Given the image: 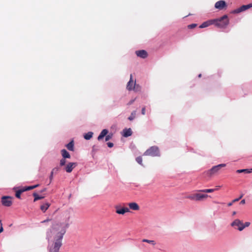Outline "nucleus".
<instances>
[{"instance_id": "1", "label": "nucleus", "mask_w": 252, "mask_h": 252, "mask_svg": "<svg viewBox=\"0 0 252 252\" xmlns=\"http://www.w3.org/2000/svg\"><path fill=\"white\" fill-rule=\"evenodd\" d=\"M65 233V230L62 228L58 232L54 237V242L50 247L49 252H59L60 248L62 245V239Z\"/></svg>"}, {"instance_id": "2", "label": "nucleus", "mask_w": 252, "mask_h": 252, "mask_svg": "<svg viewBox=\"0 0 252 252\" xmlns=\"http://www.w3.org/2000/svg\"><path fill=\"white\" fill-rule=\"evenodd\" d=\"M215 24L219 28H224L229 24V20L226 15H223L220 18L214 20Z\"/></svg>"}, {"instance_id": "3", "label": "nucleus", "mask_w": 252, "mask_h": 252, "mask_svg": "<svg viewBox=\"0 0 252 252\" xmlns=\"http://www.w3.org/2000/svg\"><path fill=\"white\" fill-rule=\"evenodd\" d=\"M209 195L206 194H202L200 193H196L192 194H190L187 196V198H188L191 200L196 201H202L207 198Z\"/></svg>"}, {"instance_id": "4", "label": "nucleus", "mask_w": 252, "mask_h": 252, "mask_svg": "<svg viewBox=\"0 0 252 252\" xmlns=\"http://www.w3.org/2000/svg\"><path fill=\"white\" fill-rule=\"evenodd\" d=\"M126 89L128 91L134 90L136 92L140 90V87L139 85H136L135 81L133 80L132 74H130V80L127 84Z\"/></svg>"}, {"instance_id": "5", "label": "nucleus", "mask_w": 252, "mask_h": 252, "mask_svg": "<svg viewBox=\"0 0 252 252\" xmlns=\"http://www.w3.org/2000/svg\"><path fill=\"white\" fill-rule=\"evenodd\" d=\"M144 155L152 157L158 156L159 155V152L158 147L157 146L150 147L145 152Z\"/></svg>"}, {"instance_id": "6", "label": "nucleus", "mask_w": 252, "mask_h": 252, "mask_svg": "<svg viewBox=\"0 0 252 252\" xmlns=\"http://www.w3.org/2000/svg\"><path fill=\"white\" fill-rule=\"evenodd\" d=\"M226 166L225 164H220L216 166H213L211 169L207 171V174L209 175V176H212L215 174H217L220 170L222 168Z\"/></svg>"}, {"instance_id": "7", "label": "nucleus", "mask_w": 252, "mask_h": 252, "mask_svg": "<svg viewBox=\"0 0 252 252\" xmlns=\"http://www.w3.org/2000/svg\"><path fill=\"white\" fill-rule=\"evenodd\" d=\"M108 132V131L106 129H103L100 132V134L97 137L98 140H100L102 139L104 136H105V141H107L109 140L112 137V134L107 135Z\"/></svg>"}, {"instance_id": "8", "label": "nucleus", "mask_w": 252, "mask_h": 252, "mask_svg": "<svg viewBox=\"0 0 252 252\" xmlns=\"http://www.w3.org/2000/svg\"><path fill=\"white\" fill-rule=\"evenodd\" d=\"M12 198L9 196H3L1 197L2 204L6 207L10 206L12 204Z\"/></svg>"}, {"instance_id": "9", "label": "nucleus", "mask_w": 252, "mask_h": 252, "mask_svg": "<svg viewBox=\"0 0 252 252\" xmlns=\"http://www.w3.org/2000/svg\"><path fill=\"white\" fill-rule=\"evenodd\" d=\"M116 212L118 214L124 215L126 213L129 212V209L127 207L121 208L119 206H116Z\"/></svg>"}, {"instance_id": "10", "label": "nucleus", "mask_w": 252, "mask_h": 252, "mask_svg": "<svg viewBox=\"0 0 252 252\" xmlns=\"http://www.w3.org/2000/svg\"><path fill=\"white\" fill-rule=\"evenodd\" d=\"M251 7H252V3H250L247 5H243L241 6L240 7L235 10L234 12L236 13H238L242 11H245Z\"/></svg>"}, {"instance_id": "11", "label": "nucleus", "mask_w": 252, "mask_h": 252, "mask_svg": "<svg viewBox=\"0 0 252 252\" xmlns=\"http://www.w3.org/2000/svg\"><path fill=\"white\" fill-rule=\"evenodd\" d=\"M215 6L216 8L221 10L226 6V4L224 0H219L215 3Z\"/></svg>"}, {"instance_id": "12", "label": "nucleus", "mask_w": 252, "mask_h": 252, "mask_svg": "<svg viewBox=\"0 0 252 252\" xmlns=\"http://www.w3.org/2000/svg\"><path fill=\"white\" fill-rule=\"evenodd\" d=\"M76 165L77 163L75 162H69L66 165L65 167V171L68 173H70Z\"/></svg>"}, {"instance_id": "13", "label": "nucleus", "mask_w": 252, "mask_h": 252, "mask_svg": "<svg viewBox=\"0 0 252 252\" xmlns=\"http://www.w3.org/2000/svg\"><path fill=\"white\" fill-rule=\"evenodd\" d=\"M136 55L141 58L145 59L148 56L147 52L144 50L136 51Z\"/></svg>"}, {"instance_id": "14", "label": "nucleus", "mask_w": 252, "mask_h": 252, "mask_svg": "<svg viewBox=\"0 0 252 252\" xmlns=\"http://www.w3.org/2000/svg\"><path fill=\"white\" fill-rule=\"evenodd\" d=\"M129 209L134 210L138 211L139 210L140 207L137 203L135 202H131L128 204Z\"/></svg>"}, {"instance_id": "15", "label": "nucleus", "mask_w": 252, "mask_h": 252, "mask_svg": "<svg viewBox=\"0 0 252 252\" xmlns=\"http://www.w3.org/2000/svg\"><path fill=\"white\" fill-rule=\"evenodd\" d=\"M50 206V204L49 202H46L43 203L40 206V209L43 212H45L49 208Z\"/></svg>"}, {"instance_id": "16", "label": "nucleus", "mask_w": 252, "mask_h": 252, "mask_svg": "<svg viewBox=\"0 0 252 252\" xmlns=\"http://www.w3.org/2000/svg\"><path fill=\"white\" fill-rule=\"evenodd\" d=\"M132 134V131L130 128H126L123 130V135L125 137H127L131 136Z\"/></svg>"}, {"instance_id": "17", "label": "nucleus", "mask_w": 252, "mask_h": 252, "mask_svg": "<svg viewBox=\"0 0 252 252\" xmlns=\"http://www.w3.org/2000/svg\"><path fill=\"white\" fill-rule=\"evenodd\" d=\"M242 225V222L238 219H236L234 220L231 223V226L235 227L238 226V228H239L240 226H241Z\"/></svg>"}, {"instance_id": "18", "label": "nucleus", "mask_w": 252, "mask_h": 252, "mask_svg": "<svg viewBox=\"0 0 252 252\" xmlns=\"http://www.w3.org/2000/svg\"><path fill=\"white\" fill-rule=\"evenodd\" d=\"M61 154L63 156V157L64 158H70V155L69 154V153L65 150V149H63L61 151Z\"/></svg>"}, {"instance_id": "19", "label": "nucleus", "mask_w": 252, "mask_h": 252, "mask_svg": "<svg viewBox=\"0 0 252 252\" xmlns=\"http://www.w3.org/2000/svg\"><path fill=\"white\" fill-rule=\"evenodd\" d=\"M38 186H39V185L37 184V185H35L34 186H32L25 187L22 188H23L24 191H28V190H30L34 189L38 187Z\"/></svg>"}, {"instance_id": "20", "label": "nucleus", "mask_w": 252, "mask_h": 252, "mask_svg": "<svg viewBox=\"0 0 252 252\" xmlns=\"http://www.w3.org/2000/svg\"><path fill=\"white\" fill-rule=\"evenodd\" d=\"M33 196H34V200L33 201L35 202L38 200L42 199L44 198V196H40L36 192H34L33 193Z\"/></svg>"}, {"instance_id": "21", "label": "nucleus", "mask_w": 252, "mask_h": 252, "mask_svg": "<svg viewBox=\"0 0 252 252\" xmlns=\"http://www.w3.org/2000/svg\"><path fill=\"white\" fill-rule=\"evenodd\" d=\"M66 148L69 151H73L74 150V143L73 141H71L66 145Z\"/></svg>"}, {"instance_id": "22", "label": "nucleus", "mask_w": 252, "mask_h": 252, "mask_svg": "<svg viewBox=\"0 0 252 252\" xmlns=\"http://www.w3.org/2000/svg\"><path fill=\"white\" fill-rule=\"evenodd\" d=\"M218 190V189H204L198 190V192H202L205 193H211L215 191Z\"/></svg>"}, {"instance_id": "23", "label": "nucleus", "mask_w": 252, "mask_h": 252, "mask_svg": "<svg viewBox=\"0 0 252 252\" xmlns=\"http://www.w3.org/2000/svg\"><path fill=\"white\" fill-rule=\"evenodd\" d=\"M252 168L250 170L248 169H239L236 171L237 173H250L252 172Z\"/></svg>"}, {"instance_id": "24", "label": "nucleus", "mask_w": 252, "mask_h": 252, "mask_svg": "<svg viewBox=\"0 0 252 252\" xmlns=\"http://www.w3.org/2000/svg\"><path fill=\"white\" fill-rule=\"evenodd\" d=\"M250 222H246L245 223V224H243L242 223V225L241 226H240L239 228H238V229L239 230V231H242L243 230L245 227H248L250 225Z\"/></svg>"}, {"instance_id": "25", "label": "nucleus", "mask_w": 252, "mask_h": 252, "mask_svg": "<svg viewBox=\"0 0 252 252\" xmlns=\"http://www.w3.org/2000/svg\"><path fill=\"white\" fill-rule=\"evenodd\" d=\"M93 135V133L92 132H88L84 135V137L86 140H89L92 137Z\"/></svg>"}, {"instance_id": "26", "label": "nucleus", "mask_w": 252, "mask_h": 252, "mask_svg": "<svg viewBox=\"0 0 252 252\" xmlns=\"http://www.w3.org/2000/svg\"><path fill=\"white\" fill-rule=\"evenodd\" d=\"M23 192H24L23 188L18 190L16 192V194H15V196L17 198H21V194L22 193H23Z\"/></svg>"}, {"instance_id": "27", "label": "nucleus", "mask_w": 252, "mask_h": 252, "mask_svg": "<svg viewBox=\"0 0 252 252\" xmlns=\"http://www.w3.org/2000/svg\"><path fill=\"white\" fill-rule=\"evenodd\" d=\"M142 242L151 244L153 246H155L156 245V242H155V241L153 240H149L148 239H144L142 240Z\"/></svg>"}, {"instance_id": "28", "label": "nucleus", "mask_w": 252, "mask_h": 252, "mask_svg": "<svg viewBox=\"0 0 252 252\" xmlns=\"http://www.w3.org/2000/svg\"><path fill=\"white\" fill-rule=\"evenodd\" d=\"M136 112L133 111L131 113L130 116L128 118V119L130 121L133 120L135 117Z\"/></svg>"}, {"instance_id": "29", "label": "nucleus", "mask_w": 252, "mask_h": 252, "mask_svg": "<svg viewBox=\"0 0 252 252\" xmlns=\"http://www.w3.org/2000/svg\"><path fill=\"white\" fill-rule=\"evenodd\" d=\"M210 25V24L208 22H205L204 23H203L200 26H199V28H206V27H207L209 25Z\"/></svg>"}, {"instance_id": "30", "label": "nucleus", "mask_w": 252, "mask_h": 252, "mask_svg": "<svg viewBox=\"0 0 252 252\" xmlns=\"http://www.w3.org/2000/svg\"><path fill=\"white\" fill-rule=\"evenodd\" d=\"M136 160L139 164L142 165V158L141 156L136 158Z\"/></svg>"}, {"instance_id": "31", "label": "nucleus", "mask_w": 252, "mask_h": 252, "mask_svg": "<svg viewBox=\"0 0 252 252\" xmlns=\"http://www.w3.org/2000/svg\"><path fill=\"white\" fill-rule=\"evenodd\" d=\"M60 225L59 224H56L53 226V230L55 231L59 230Z\"/></svg>"}, {"instance_id": "32", "label": "nucleus", "mask_w": 252, "mask_h": 252, "mask_svg": "<svg viewBox=\"0 0 252 252\" xmlns=\"http://www.w3.org/2000/svg\"><path fill=\"white\" fill-rule=\"evenodd\" d=\"M66 163V160L64 158L61 159L60 160V165L61 166L64 165Z\"/></svg>"}, {"instance_id": "33", "label": "nucleus", "mask_w": 252, "mask_h": 252, "mask_svg": "<svg viewBox=\"0 0 252 252\" xmlns=\"http://www.w3.org/2000/svg\"><path fill=\"white\" fill-rule=\"evenodd\" d=\"M197 26V25L196 24H190V25H189L188 26V27L189 29H193L195 27H196Z\"/></svg>"}, {"instance_id": "34", "label": "nucleus", "mask_w": 252, "mask_h": 252, "mask_svg": "<svg viewBox=\"0 0 252 252\" xmlns=\"http://www.w3.org/2000/svg\"><path fill=\"white\" fill-rule=\"evenodd\" d=\"M243 196V194H241L240 195V196L239 197V198H236L234 200H232V202H237V201H238Z\"/></svg>"}, {"instance_id": "35", "label": "nucleus", "mask_w": 252, "mask_h": 252, "mask_svg": "<svg viewBox=\"0 0 252 252\" xmlns=\"http://www.w3.org/2000/svg\"><path fill=\"white\" fill-rule=\"evenodd\" d=\"M0 232L1 233L3 231V227H2V224L1 220H0Z\"/></svg>"}, {"instance_id": "36", "label": "nucleus", "mask_w": 252, "mask_h": 252, "mask_svg": "<svg viewBox=\"0 0 252 252\" xmlns=\"http://www.w3.org/2000/svg\"><path fill=\"white\" fill-rule=\"evenodd\" d=\"M107 144L108 147H109V148H112L114 146L113 143H111V142H108L107 143Z\"/></svg>"}, {"instance_id": "37", "label": "nucleus", "mask_w": 252, "mask_h": 252, "mask_svg": "<svg viewBox=\"0 0 252 252\" xmlns=\"http://www.w3.org/2000/svg\"><path fill=\"white\" fill-rule=\"evenodd\" d=\"M146 108L145 107H143L141 110V113L142 115H144L145 114Z\"/></svg>"}, {"instance_id": "38", "label": "nucleus", "mask_w": 252, "mask_h": 252, "mask_svg": "<svg viewBox=\"0 0 252 252\" xmlns=\"http://www.w3.org/2000/svg\"><path fill=\"white\" fill-rule=\"evenodd\" d=\"M53 178V172H51L50 176V183L52 182Z\"/></svg>"}, {"instance_id": "39", "label": "nucleus", "mask_w": 252, "mask_h": 252, "mask_svg": "<svg viewBox=\"0 0 252 252\" xmlns=\"http://www.w3.org/2000/svg\"><path fill=\"white\" fill-rule=\"evenodd\" d=\"M58 170H59L58 168H54V169H53V170L51 172H53V173H54V172H57Z\"/></svg>"}, {"instance_id": "40", "label": "nucleus", "mask_w": 252, "mask_h": 252, "mask_svg": "<svg viewBox=\"0 0 252 252\" xmlns=\"http://www.w3.org/2000/svg\"><path fill=\"white\" fill-rule=\"evenodd\" d=\"M245 202H245V199H243V200H242L241 201V202H240V204H245Z\"/></svg>"}, {"instance_id": "41", "label": "nucleus", "mask_w": 252, "mask_h": 252, "mask_svg": "<svg viewBox=\"0 0 252 252\" xmlns=\"http://www.w3.org/2000/svg\"><path fill=\"white\" fill-rule=\"evenodd\" d=\"M233 203H234V202H232V201L231 202H229V203L228 204V206H231L233 204Z\"/></svg>"}, {"instance_id": "42", "label": "nucleus", "mask_w": 252, "mask_h": 252, "mask_svg": "<svg viewBox=\"0 0 252 252\" xmlns=\"http://www.w3.org/2000/svg\"><path fill=\"white\" fill-rule=\"evenodd\" d=\"M49 220H50L49 219H47V220H44V221H42V222L43 223V222H47V221H48Z\"/></svg>"}, {"instance_id": "43", "label": "nucleus", "mask_w": 252, "mask_h": 252, "mask_svg": "<svg viewBox=\"0 0 252 252\" xmlns=\"http://www.w3.org/2000/svg\"><path fill=\"white\" fill-rule=\"evenodd\" d=\"M133 101H134V100H131L129 102L128 104H129V105L131 104L133 102Z\"/></svg>"}, {"instance_id": "44", "label": "nucleus", "mask_w": 252, "mask_h": 252, "mask_svg": "<svg viewBox=\"0 0 252 252\" xmlns=\"http://www.w3.org/2000/svg\"><path fill=\"white\" fill-rule=\"evenodd\" d=\"M46 189H42V190H41V191H40V192H44V191H46Z\"/></svg>"}, {"instance_id": "45", "label": "nucleus", "mask_w": 252, "mask_h": 252, "mask_svg": "<svg viewBox=\"0 0 252 252\" xmlns=\"http://www.w3.org/2000/svg\"><path fill=\"white\" fill-rule=\"evenodd\" d=\"M236 212L234 211L232 213V215L234 216L236 214Z\"/></svg>"}, {"instance_id": "46", "label": "nucleus", "mask_w": 252, "mask_h": 252, "mask_svg": "<svg viewBox=\"0 0 252 252\" xmlns=\"http://www.w3.org/2000/svg\"><path fill=\"white\" fill-rule=\"evenodd\" d=\"M201 77V74H200L199 75H198V77Z\"/></svg>"}, {"instance_id": "47", "label": "nucleus", "mask_w": 252, "mask_h": 252, "mask_svg": "<svg viewBox=\"0 0 252 252\" xmlns=\"http://www.w3.org/2000/svg\"><path fill=\"white\" fill-rule=\"evenodd\" d=\"M215 189H218V188H216Z\"/></svg>"}]
</instances>
